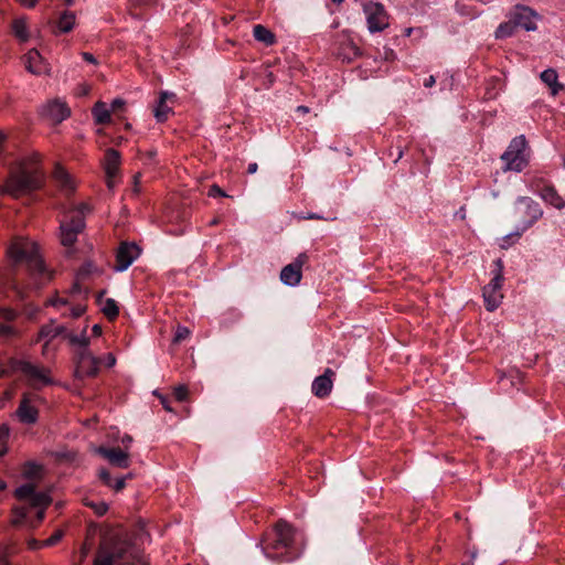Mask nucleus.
<instances>
[{
	"instance_id": "nucleus-9",
	"label": "nucleus",
	"mask_w": 565,
	"mask_h": 565,
	"mask_svg": "<svg viewBox=\"0 0 565 565\" xmlns=\"http://www.w3.org/2000/svg\"><path fill=\"white\" fill-rule=\"evenodd\" d=\"M14 494L19 500L28 501L32 508L46 509L52 502L49 493L35 491V486L32 483L20 486L15 489Z\"/></svg>"
},
{
	"instance_id": "nucleus-30",
	"label": "nucleus",
	"mask_w": 565,
	"mask_h": 565,
	"mask_svg": "<svg viewBox=\"0 0 565 565\" xmlns=\"http://www.w3.org/2000/svg\"><path fill=\"white\" fill-rule=\"evenodd\" d=\"M253 34L257 41L266 45H273L275 43L274 33L262 24H256L254 26Z\"/></svg>"
},
{
	"instance_id": "nucleus-49",
	"label": "nucleus",
	"mask_w": 565,
	"mask_h": 565,
	"mask_svg": "<svg viewBox=\"0 0 565 565\" xmlns=\"http://www.w3.org/2000/svg\"><path fill=\"white\" fill-rule=\"evenodd\" d=\"M86 308L82 305H77V306H74L72 309H71V316L73 318H79L81 316H83V313L85 312Z\"/></svg>"
},
{
	"instance_id": "nucleus-8",
	"label": "nucleus",
	"mask_w": 565,
	"mask_h": 565,
	"mask_svg": "<svg viewBox=\"0 0 565 565\" xmlns=\"http://www.w3.org/2000/svg\"><path fill=\"white\" fill-rule=\"evenodd\" d=\"M367 29L371 33L381 32L388 26V17L384 6L377 2H366L363 6Z\"/></svg>"
},
{
	"instance_id": "nucleus-18",
	"label": "nucleus",
	"mask_w": 565,
	"mask_h": 565,
	"mask_svg": "<svg viewBox=\"0 0 565 565\" xmlns=\"http://www.w3.org/2000/svg\"><path fill=\"white\" fill-rule=\"evenodd\" d=\"M36 396H31L30 394H23V397L20 402V405L17 409V416L19 420L23 424H34L38 420V409L31 404L32 399Z\"/></svg>"
},
{
	"instance_id": "nucleus-19",
	"label": "nucleus",
	"mask_w": 565,
	"mask_h": 565,
	"mask_svg": "<svg viewBox=\"0 0 565 565\" xmlns=\"http://www.w3.org/2000/svg\"><path fill=\"white\" fill-rule=\"evenodd\" d=\"M333 376L334 372L331 369H326L322 375L313 380L311 385L312 393L319 398L328 396L333 386Z\"/></svg>"
},
{
	"instance_id": "nucleus-45",
	"label": "nucleus",
	"mask_w": 565,
	"mask_h": 565,
	"mask_svg": "<svg viewBox=\"0 0 565 565\" xmlns=\"http://www.w3.org/2000/svg\"><path fill=\"white\" fill-rule=\"evenodd\" d=\"M46 305L52 307L66 306L68 305V300L66 298L54 297L49 299Z\"/></svg>"
},
{
	"instance_id": "nucleus-35",
	"label": "nucleus",
	"mask_w": 565,
	"mask_h": 565,
	"mask_svg": "<svg viewBox=\"0 0 565 565\" xmlns=\"http://www.w3.org/2000/svg\"><path fill=\"white\" fill-rule=\"evenodd\" d=\"M102 312L109 319L114 320L119 315V308L116 301L111 298H108L102 305Z\"/></svg>"
},
{
	"instance_id": "nucleus-6",
	"label": "nucleus",
	"mask_w": 565,
	"mask_h": 565,
	"mask_svg": "<svg viewBox=\"0 0 565 565\" xmlns=\"http://www.w3.org/2000/svg\"><path fill=\"white\" fill-rule=\"evenodd\" d=\"M526 139L523 135L514 137L507 150L502 153L505 171L521 172L529 163L525 154Z\"/></svg>"
},
{
	"instance_id": "nucleus-11",
	"label": "nucleus",
	"mask_w": 565,
	"mask_h": 565,
	"mask_svg": "<svg viewBox=\"0 0 565 565\" xmlns=\"http://www.w3.org/2000/svg\"><path fill=\"white\" fill-rule=\"evenodd\" d=\"M531 188L545 203L557 210H563L565 207V199L558 194L553 185L535 180L532 182Z\"/></svg>"
},
{
	"instance_id": "nucleus-42",
	"label": "nucleus",
	"mask_w": 565,
	"mask_h": 565,
	"mask_svg": "<svg viewBox=\"0 0 565 565\" xmlns=\"http://www.w3.org/2000/svg\"><path fill=\"white\" fill-rule=\"evenodd\" d=\"M0 318L6 321H13L17 318V312L11 308L0 307Z\"/></svg>"
},
{
	"instance_id": "nucleus-27",
	"label": "nucleus",
	"mask_w": 565,
	"mask_h": 565,
	"mask_svg": "<svg viewBox=\"0 0 565 565\" xmlns=\"http://www.w3.org/2000/svg\"><path fill=\"white\" fill-rule=\"evenodd\" d=\"M302 274L298 265L288 264L280 271V280L287 286H297L301 280Z\"/></svg>"
},
{
	"instance_id": "nucleus-47",
	"label": "nucleus",
	"mask_w": 565,
	"mask_h": 565,
	"mask_svg": "<svg viewBox=\"0 0 565 565\" xmlns=\"http://www.w3.org/2000/svg\"><path fill=\"white\" fill-rule=\"evenodd\" d=\"M308 255L306 253H301L297 256L295 262H292V265H298V269L301 271L302 266L307 263Z\"/></svg>"
},
{
	"instance_id": "nucleus-7",
	"label": "nucleus",
	"mask_w": 565,
	"mask_h": 565,
	"mask_svg": "<svg viewBox=\"0 0 565 565\" xmlns=\"http://www.w3.org/2000/svg\"><path fill=\"white\" fill-rule=\"evenodd\" d=\"M493 277L491 281L483 287L482 296L488 311H494L502 302L501 292L503 284V263L500 258L494 260Z\"/></svg>"
},
{
	"instance_id": "nucleus-63",
	"label": "nucleus",
	"mask_w": 565,
	"mask_h": 565,
	"mask_svg": "<svg viewBox=\"0 0 565 565\" xmlns=\"http://www.w3.org/2000/svg\"><path fill=\"white\" fill-rule=\"evenodd\" d=\"M81 291H82V287H81V285L76 281V282L73 285V287H72V289H71V292H72V294H79Z\"/></svg>"
},
{
	"instance_id": "nucleus-5",
	"label": "nucleus",
	"mask_w": 565,
	"mask_h": 565,
	"mask_svg": "<svg viewBox=\"0 0 565 565\" xmlns=\"http://www.w3.org/2000/svg\"><path fill=\"white\" fill-rule=\"evenodd\" d=\"M92 207L87 203H81L70 210V218L60 223V239L65 247L73 246L77 236L85 228V215L90 213Z\"/></svg>"
},
{
	"instance_id": "nucleus-64",
	"label": "nucleus",
	"mask_w": 565,
	"mask_h": 565,
	"mask_svg": "<svg viewBox=\"0 0 565 565\" xmlns=\"http://www.w3.org/2000/svg\"><path fill=\"white\" fill-rule=\"evenodd\" d=\"M297 111H300L302 114H307L309 111V108L307 106H298Z\"/></svg>"
},
{
	"instance_id": "nucleus-37",
	"label": "nucleus",
	"mask_w": 565,
	"mask_h": 565,
	"mask_svg": "<svg viewBox=\"0 0 565 565\" xmlns=\"http://www.w3.org/2000/svg\"><path fill=\"white\" fill-rule=\"evenodd\" d=\"M98 271V268L93 263L87 262L83 264L82 267L78 269L77 278L85 279L87 276Z\"/></svg>"
},
{
	"instance_id": "nucleus-61",
	"label": "nucleus",
	"mask_w": 565,
	"mask_h": 565,
	"mask_svg": "<svg viewBox=\"0 0 565 565\" xmlns=\"http://www.w3.org/2000/svg\"><path fill=\"white\" fill-rule=\"evenodd\" d=\"M20 2L25 7L32 8L35 6L38 0H20Z\"/></svg>"
},
{
	"instance_id": "nucleus-17",
	"label": "nucleus",
	"mask_w": 565,
	"mask_h": 565,
	"mask_svg": "<svg viewBox=\"0 0 565 565\" xmlns=\"http://www.w3.org/2000/svg\"><path fill=\"white\" fill-rule=\"evenodd\" d=\"M66 339L72 345L78 347L76 351V365L94 356L92 352L88 350L89 338L86 335V328L82 331L81 334L67 333Z\"/></svg>"
},
{
	"instance_id": "nucleus-16",
	"label": "nucleus",
	"mask_w": 565,
	"mask_h": 565,
	"mask_svg": "<svg viewBox=\"0 0 565 565\" xmlns=\"http://www.w3.org/2000/svg\"><path fill=\"white\" fill-rule=\"evenodd\" d=\"M534 15V11L523 6H516L510 13L515 26L526 31H534L536 29V24L533 20Z\"/></svg>"
},
{
	"instance_id": "nucleus-62",
	"label": "nucleus",
	"mask_w": 565,
	"mask_h": 565,
	"mask_svg": "<svg viewBox=\"0 0 565 565\" xmlns=\"http://www.w3.org/2000/svg\"><path fill=\"white\" fill-rule=\"evenodd\" d=\"M115 363H116L115 356L113 354H108V356H107V366L111 367V366L115 365Z\"/></svg>"
},
{
	"instance_id": "nucleus-36",
	"label": "nucleus",
	"mask_w": 565,
	"mask_h": 565,
	"mask_svg": "<svg viewBox=\"0 0 565 565\" xmlns=\"http://www.w3.org/2000/svg\"><path fill=\"white\" fill-rule=\"evenodd\" d=\"M28 361L24 360H18L14 358H11L7 363V370H9V375L15 372H21L23 374L24 364H26Z\"/></svg>"
},
{
	"instance_id": "nucleus-51",
	"label": "nucleus",
	"mask_w": 565,
	"mask_h": 565,
	"mask_svg": "<svg viewBox=\"0 0 565 565\" xmlns=\"http://www.w3.org/2000/svg\"><path fill=\"white\" fill-rule=\"evenodd\" d=\"M9 427L8 426H0V441L4 443L9 438Z\"/></svg>"
},
{
	"instance_id": "nucleus-25",
	"label": "nucleus",
	"mask_w": 565,
	"mask_h": 565,
	"mask_svg": "<svg viewBox=\"0 0 565 565\" xmlns=\"http://www.w3.org/2000/svg\"><path fill=\"white\" fill-rule=\"evenodd\" d=\"M173 93L162 92L160 94L157 106L153 109V115L159 122H163L168 119V115L171 113V108L167 105V100L174 98Z\"/></svg>"
},
{
	"instance_id": "nucleus-29",
	"label": "nucleus",
	"mask_w": 565,
	"mask_h": 565,
	"mask_svg": "<svg viewBox=\"0 0 565 565\" xmlns=\"http://www.w3.org/2000/svg\"><path fill=\"white\" fill-rule=\"evenodd\" d=\"M92 113H93L96 124L105 125L110 121V110L107 108L106 104L103 102H97L94 105Z\"/></svg>"
},
{
	"instance_id": "nucleus-4",
	"label": "nucleus",
	"mask_w": 565,
	"mask_h": 565,
	"mask_svg": "<svg viewBox=\"0 0 565 565\" xmlns=\"http://www.w3.org/2000/svg\"><path fill=\"white\" fill-rule=\"evenodd\" d=\"M294 536V527L286 521L279 520L275 524L273 537L265 541L263 550L266 557L280 562L295 559L298 555L291 553Z\"/></svg>"
},
{
	"instance_id": "nucleus-3",
	"label": "nucleus",
	"mask_w": 565,
	"mask_h": 565,
	"mask_svg": "<svg viewBox=\"0 0 565 565\" xmlns=\"http://www.w3.org/2000/svg\"><path fill=\"white\" fill-rule=\"evenodd\" d=\"M43 183V172L38 167L23 161L10 170L2 192L12 198H20L41 189Z\"/></svg>"
},
{
	"instance_id": "nucleus-55",
	"label": "nucleus",
	"mask_w": 565,
	"mask_h": 565,
	"mask_svg": "<svg viewBox=\"0 0 565 565\" xmlns=\"http://www.w3.org/2000/svg\"><path fill=\"white\" fill-rule=\"evenodd\" d=\"M82 55H83V58L86 62L92 63V64H96L97 63V61H96V58H95V56L93 54H90L88 52H84Z\"/></svg>"
},
{
	"instance_id": "nucleus-58",
	"label": "nucleus",
	"mask_w": 565,
	"mask_h": 565,
	"mask_svg": "<svg viewBox=\"0 0 565 565\" xmlns=\"http://www.w3.org/2000/svg\"><path fill=\"white\" fill-rule=\"evenodd\" d=\"M45 515V509L40 508V510L36 512V523H40Z\"/></svg>"
},
{
	"instance_id": "nucleus-31",
	"label": "nucleus",
	"mask_w": 565,
	"mask_h": 565,
	"mask_svg": "<svg viewBox=\"0 0 565 565\" xmlns=\"http://www.w3.org/2000/svg\"><path fill=\"white\" fill-rule=\"evenodd\" d=\"M558 75L555 70L548 68L541 73V79L551 89L552 94L556 95L561 86L557 83Z\"/></svg>"
},
{
	"instance_id": "nucleus-24",
	"label": "nucleus",
	"mask_w": 565,
	"mask_h": 565,
	"mask_svg": "<svg viewBox=\"0 0 565 565\" xmlns=\"http://www.w3.org/2000/svg\"><path fill=\"white\" fill-rule=\"evenodd\" d=\"M53 178L56 181L57 185L65 193H72L75 190V184L72 177L64 170V168L60 164L55 166Z\"/></svg>"
},
{
	"instance_id": "nucleus-57",
	"label": "nucleus",
	"mask_w": 565,
	"mask_h": 565,
	"mask_svg": "<svg viewBox=\"0 0 565 565\" xmlns=\"http://www.w3.org/2000/svg\"><path fill=\"white\" fill-rule=\"evenodd\" d=\"M121 443L122 445L128 448L129 445L132 443V437L129 436V435H125L122 438H121Z\"/></svg>"
},
{
	"instance_id": "nucleus-14",
	"label": "nucleus",
	"mask_w": 565,
	"mask_h": 565,
	"mask_svg": "<svg viewBox=\"0 0 565 565\" xmlns=\"http://www.w3.org/2000/svg\"><path fill=\"white\" fill-rule=\"evenodd\" d=\"M23 366V375L28 379L32 387L40 388L41 385L52 384V380L49 376V369L32 364L29 361Z\"/></svg>"
},
{
	"instance_id": "nucleus-23",
	"label": "nucleus",
	"mask_w": 565,
	"mask_h": 565,
	"mask_svg": "<svg viewBox=\"0 0 565 565\" xmlns=\"http://www.w3.org/2000/svg\"><path fill=\"white\" fill-rule=\"evenodd\" d=\"M119 164H120V153L113 148L107 149L106 153H105V159H104V168H105L106 177L108 179L115 178V175L118 172Z\"/></svg>"
},
{
	"instance_id": "nucleus-1",
	"label": "nucleus",
	"mask_w": 565,
	"mask_h": 565,
	"mask_svg": "<svg viewBox=\"0 0 565 565\" xmlns=\"http://www.w3.org/2000/svg\"><path fill=\"white\" fill-rule=\"evenodd\" d=\"M8 258L12 269L21 264H25L30 276L28 288L38 290L50 280L45 265L39 254L38 245L29 239L17 237L7 249Z\"/></svg>"
},
{
	"instance_id": "nucleus-50",
	"label": "nucleus",
	"mask_w": 565,
	"mask_h": 565,
	"mask_svg": "<svg viewBox=\"0 0 565 565\" xmlns=\"http://www.w3.org/2000/svg\"><path fill=\"white\" fill-rule=\"evenodd\" d=\"M124 106H125V100L121 99V98L114 99L111 105H110L113 111L121 109Z\"/></svg>"
},
{
	"instance_id": "nucleus-12",
	"label": "nucleus",
	"mask_w": 565,
	"mask_h": 565,
	"mask_svg": "<svg viewBox=\"0 0 565 565\" xmlns=\"http://www.w3.org/2000/svg\"><path fill=\"white\" fill-rule=\"evenodd\" d=\"M41 115L53 124H60L70 117L71 109L66 103L60 99H53L42 107Z\"/></svg>"
},
{
	"instance_id": "nucleus-32",
	"label": "nucleus",
	"mask_w": 565,
	"mask_h": 565,
	"mask_svg": "<svg viewBox=\"0 0 565 565\" xmlns=\"http://www.w3.org/2000/svg\"><path fill=\"white\" fill-rule=\"evenodd\" d=\"M75 24V14L70 11H65L61 14L57 21V28L60 32L67 33L72 31Z\"/></svg>"
},
{
	"instance_id": "nucleus-21",
	"label": "nucleus",
	"mask_w": 565,
	"mask_h": 565,
	"mask_svg": "<svg viewBox=\"0 0 565 565\" xmlns=\"http://www.w3.org/2000/svg\"><path fill=\"white\" fill-rule=\"evenodd\" d=\"M66 328L64 326H55V321L51 320L50 323L41 327L36 341H45V348H49L50 342L58 335L66 338Z\"/></svg>"
},
{
	"instance_id": "nucleus-13",
	"label": "nucleus",
	"mask_w": 565,
	"mask_h": 565,
	"mask_svg": "<svg viewBox=\"0 0 565 565\" xmlns=\"http://www.w3.org/2000/svg\"><path fill=\"white\" fill-rule=\"evenodd\" d=\"M516 205L522 206L525 220L523 221V230L531 227L536 221L543 216V210L540 204L529 196H520L516 200Z\"/></svg>"
},
{
	"instance_id": "nucleus-54",
	"label": "nucleus",
	"mask_w": 565,
	"mask_h": 565,
	"mask_svg": "<svg viewBox=\"0 0 565 565\" xmlns=\"http://www.w3.org/2000/svg\"><path fill=\"white\" fill-rule=\"evenodd\" d=\"M42 541H38V540H30L28 542V545H29V548L31 550H38V548H41V547H44L42 544H41Z\"/></svg>"
},
{
	"instance_id": "nucleus-34",
	"label": "nucleus",
	"mask_w": 565,
	"mask_h": 565,
	"mask_svg": "<svg viewBox=\"0 0 565 565\" xmlns=\"http://www.w3.org/2000/svg\"><path fill=\"white\" fill-rule=\"evenodd\" d=\"M515 29L516 26L512 18L510 17L509 21L503 22L498 26V29L495 30V38L504 39L511 36L514 33Z\"/></svg>"
},
{
	"instance_id": "nucleus-48",
	"label": "nucleus",
	"mask_w": 565,
	"mask_h": 565,
	"mask_svg": "<svg viewBox=\"0 0 565 565\" xmlns=\"http://www.w3.org/2000/svg\"><path fill=\"white\" fill-rule=\"evenodd\" d=\"M90 507L94 508L96 514H98V515H104L108 510V505L105 502H100L97 504H90Z\"/></svg>"
},
{
	"instance_id": "nucleus-22",
	"label": "nucleus",
	"mask_w": 565,
	"mask_h": 565,
	"mask_svg": "<svg viewBox=\"0 0 565 565\" xmlns=\"http://www.w3.org/2000/svg\"><path fill=\"white\" fill-rule=\"evenodd\" d=\"M98 477L105 486L113 489L115 492H119L126 487V480L131 479L132 475L128 473L114 479L111 478L110 472L103 468L99 470Z\"/></svg>"
},
{
	"instance_id": "nucleus-15",
	"label": "nucleus",
	"mask_w": 565,
	"mask_h": 565,
	"mask_svg": "<svg viewBox=\"0 0 565 565\" xmlns=\"http://www.w3.org/2000/svg\"><path fill=\"white\" fill-rule=\"evenodd\" d=\"M97 454L105 458L110 465L117 468H128L130 466V459L127 451L119 447H104L97 448Z\"/></svg>"
},
{
	"instance_id": "nucleus-26",
	"label": "nucleus",
	"mask_w": 565,
	"mask_h": 565,
	"mask_svg": "<svg viewBox=\"0 0 565 565\" xmlns=\"http://www.w3.org/2000/svg\"><path fill=\"white\" fill-rule=\"evenodd\" d=\"M98 363L99 359L96 356H92L85 361H82V363L76 365L75 375L81 379L85 376H96L98 373Z\"/></svg>"
},
{
	"instance_id": "nucleus-44",
	"label": "nucleus",
	"mask_w": 565,
	"mask_h": 565,
	"mask_svg": "<svg viewBox=\"0 0 565 565\" xmlns=\"http://www.w3.org/2000/svg\"><path fill=\"white\" fill-rule=\"evenodd\" d=\"M207 194H209V196H212V198L227 196V194L217 184H213L210 188Z\"/></svg>"
},
{
	"instance_id": "nucleus-59",
	"label": "nucleus",
	"mask_w": 565,
	"mask_h": 565,
	"mask_svg": "<svg viewBox=\"0 0 565 565\" xmlns=\"http://www.w3.org/2000/svg\"><path fill=\"white\" fill-rule=\"evenodd\" d=\"M257 169H258L257 163L256 162H252L247 167V172L253 174V173H255L257 171Z\"/></svg>"
},
{
	"instance_id": "nucleus-53",
	"label": "nucleus",
	"mask_w": 565,
	"mask_h": 565,
	"mask_svg": "<svg viewBox=\"0 0 565 565\" xmlns=\"http://www.w3.org/2000/svg\"><path fill=\"white\" fill-rule=\"evenodd\" d=\"M436 78L434 75H429L427 78L424 79L423 85L426 88H430L435 85Z\"/></svg>"
},
{
	"instance_id": "nucleus-56",
	"label": "nucleus",
	"mask_w": 565,
	"mask_h": 565,
	"mask_svg": "<svg viewBox=\"0 0 565 565\" xmlns=\"http://www.w3.org/2000/svg\"><path fill=\"white\" fill-rule=\"evenodd\" d=\"M302 218H305V220H323V217L321 215L316 214V213H308V214L303 215Z\"/></svg>"
},
{
	"instance_id": "nucleus-33",
	"label": "nucleus",
	"mask_w": 565,
	"mask_h": 565,
	"mask_svg": "<svg viewBox=\"0 0 565 565\" xmlns=\"http://www.w3.org/2000/svg\"><path fill=\"white\" fill-rule=\"evenodd\" d=\"M14 35L22 42L28 41L29 33L26 30V23L24 19H15L12 23Z\"/></svg>"
},
{
	"instance_id": "nucleus-10",
	"label": "nucleus",
	"mask_w": 565,
	"mask_h": 565,
	"mask_svg": "<svg viewBox=\"0 0 565 565\" xmlns=\"http://www.w3.org/2000/svg\"><path fill=\"white\" fill-rule=\"evenodd\" d=\"M141 249L135 243L122 242L116 253L115 271L126 270L140 255Z\"/></svg>"
},
{
	"instance_id": "nucleus-20",
	"label": "nucleus",
	"mask_w": 565,
	"mask_h": 565,
	"mask_svg": "<svg viewBox=\"0 0 565 565\" xmlns=\"http://www.w3.org/2000/svg\"><path fill=\"white\" fill-rule=\"evenodd\" d=\"M26 70L35 75H41L47 72V65L43 57L36 50H30L24 56Z\"/></svg>"
},
{
	"instance_id": "nucleus-38",
	"label": "nucleus",
	"mask_w": 565,
	"mask_h": 565,
	"mask_svg": "<svg viewBox=\"0 0 565 565\" xmlns=\"http://www.w3.org/2000/svg\"><path fill=\"white\" fill-rule=\"evenodd\" d=\"M39 475H40V466L35 465L34 462H28L24 466L23 476L26 479H35L39 477Z\"/></svg>"
},
{
	"instance_id": "nucleus-28",
	"label": "nucleus",
	"mask_w": 565,
	"mask_h": 565,
	"mask_svg": "<svg viewBox=\"0 0 565 565\" xmlns=\"http://www.w3.org/2000/svg\"><path fill=\"white\" fill-rule=\"evenodd\" d=\"M1 279L8 287L12 288L15 291L17 296L21 300L26 298L24 288L22 286H20V284L15 280V278L13 277V273H11L8 269L2 270Z\"/></svg>"
},
{
	"instance_id": "nucleus-39",
	"label": "nucleus",
	"mask_w": 565,
	"mask_h": 565,
	"mask_svg": "<svg viewBox=\"0 0 565 565\" xmlns=\"http://www.w3.org/2000/svg\"><path fill=\"white\" fill-rule=\"evenodd\" d=\"M28 508H15L13 513H14V518H13V524L15 525H20L22 524L26 518H28Z\"/></svg>"
},
{
	"instance_id": "nucleus-60",
	"label": "nucleus",
	"mask_w": 565,
	"mask_h": 565,
	"mask_svg": "<svg viewBox=\"0 0 565 565\" xmlns=\"http://www.w3.org/2000/svg\"><path fill=\"white\" fill-rule=\"evenodd\" d=\"M92 331L95 337H99L102 334V327L99 324H94Z\"/></svg>"
},
{
	"instance_id": "nucleus-52",
	"label": "nucleus",
	"mask_w": 565,
	"mask_h": 565,
	"mask_svg": "<svg viewBox=\"0 0 565 565\" xmlns=\"http://www.w3.org/2000/svg\"><path fill=\"white\" fill-rule=\"evenodd\" d=\"M158 397L160 398V402H161L162 406L164 407V409L168 412H171L172 408L170 406V399L168 397H166L163 395H159V394H158Z\"/></svg>"
},
{
	"instance_id": "nucleus-41",
	"label": "nucleus",
	"mask_w": 565,
	"mask_h": 565,
	"mask_svg": "<svg viewBox=\"0 0 565 565\" xmlns=\"http://www.w3.org/2000/svg\"><path fill=\"white\" fill-rule=\"evenodd\" d=\"M190 334V330L186 327L179 326L177 328L173 342L180 343L181 341L185 340Z\"/></svg>"
},
{
	"instance_id": "nucleus-46",
	"label": "nucleus",
	"mask_w": 565,
	"mask_h": 565,
	"mask_svg": "<svg viewBox=\"0 0 565 565\" xmlns=\"http://www.w3.org/2000/svg\"><path fill=\"white\" fill-rule=\"evenodd\" d=\"M15 333L14 328L9 324L0 323V335L11 337Z\"/></svg>"
},
{
	"instance_id": "nucleus-2",
	"label": "nucleus",
	"mask_w": 565,
	"mask_h": 565,
	"mask_svg": "<svg viewBox=\"0 0 565 565\" xmlns=\"http://www.w3.org/2000/svg\"><path fill=\"white\" fill-rule=\"evenodd\" d=\"M94 565H148V562L121 532H113L103 537Z\"/></svg>"
},
{
	"instance_id": "nucleus-43",
	"label": "nucleus",
	"mask_w": 565,
	"mask_h": 565,
	"mask_svg": "<svg viewBox=\"0 0 565 565\" xmlns=\"http://www.w3.org/2000/svg\"><path fill=\"white\" fill-rule=\"evenodd\" d=\"M173 395H174L175 399L179 401V402L185 401V398L188 396V388H186V386L180 385V386L175 387L174 392H173Z\"/></svg>"
},
{
	"instance_id": "nucleus-40",
	"label": "nucleus",
	"mask_w": 565,
	"mask_h": 565,
	"mask_svg": "<svg viewBox=\"0 0 565 565\" xmlns=\"http://www.w3.org/2000/svg\"><path fill=\"white\" fill-rule=\"evenodd\" d=\"M62 537H63V531L56 530L49 539L42 541L41 544L45 547H50V546H53L56 543H58Z\"/></svg>"
}]
</instances>
